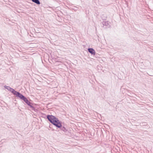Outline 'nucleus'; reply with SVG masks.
I'll return each mask as SVG.
<instances>
[{
  "instance_id": "f257e3e1",
  "label": "nucleus",
  "mask_w": 153,
  "mask_h": 153,
  "mask_svg": "<svg viewBox=\"0 0 153 153\" xmlns=\"http://www.w3.org/2000/svg\"><path fill=\"white\" fill-rule=\"evenodd\" d=\"M47 117L48 121L56 127L59 128L64 132H66L67 131L66 128L64 126H62V122L58 120V118L52 115H48Z\"/></svg>"
},
{
  "instance_id": "f03ea898",
  "label": "nucleus",
  "mask_w": 153,
  "mask_h": 153,
  "mask_svg": "<svg viewBox=\"0 0 153 153\" xmlns=\"http://www.w3.org/2000/svg\"><path fill=\"white\" fill-rule=\"evenodd\" d=\"M16 97H19L20 99L23 100L28 105L30 106L32 110H35V108L32 105V103L29 101L26 97L21 93L19 92Z\"/></svg>"
},
{
  "instance_id": "7ed1b4c3",
  "label": "nucleus",
  "mask_w": 153,
  "mask_h": 153,
  "mask_svg": "<svg viewBox=\"0 0 153 153\" xmlns=\"http://www.w3.org/2000/svg\"><path fill=\"white\" fill-rule=\"evenodd\" d=\"M4 87L6 89H7L9 91L11 92L14 95L16 96V97L19 93V92L16 91L13 88H10L9 86L5 85Z\"/></svg>"
},
{
  "instance_id": "20e7f679",
  "label": "nucleus",
  "mask_w": 153,
  "mask_h": 153,
  "mask_svg": "<svg viewBox=\"0 0 153 153\" xmlns=\"http://www.w3.org/2000/svg\"><path fill=\"white\" fill-rule=\"evenodd\" d=\"M88 52L92 55H94L95 54V50L92 48H89L88 49Z\"/></svg>"
},
{
  "instance_id": "39448f33",
  "label": "nucleus",
  "mask_w": 153,
  "mask_h": 153,
  "mask_svg": "<svg viewBox=\"0 0 153 153\" xmlns=\"http://www.w3.org/2000/svg\"><path fill=\"white\" fill-rule=\"evenodd\" d=\"M32 1L38 5L40 4V1L39 0H32Z\"/></svg>"
},
{
  "instance_id": "423d86ee",
  "label": "nucleus",
  "mask_w": 153,
  "mask_h": 153,
  "mask_svg": "<svg viewBox=\"0 0 153 153\" xmlns=\"http://www.w3.org/2000/svg\"><path fill=\"white\" fill-rule=\"evenodd\" d=\"M102 24L103 25V26H108L109 25L108 22L105 21H103L102 23Z\"/></svg>"
}]
</instances>
